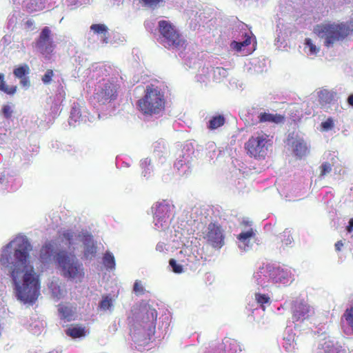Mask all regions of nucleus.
<instances>
[{
    "label": "nucleus",
    "instance_id": "30",
    "mask_svg": "<svg viewBox=\"0 0 353 353\" xmlns=\"http://www.w3.org/2000/svg\"><path fill=\"white\" fill-rule=\"evenodd\" d=\"M228 74L226 69L217 67L213 70V78L216 81H221Z\"/></svg>",
    "mask_w": 353,
    "mask_h": 353
},
{
    "label": "nucleus",
    "instance_id": "7",
    "mask_svg": "<svg viewBox=\"0 0 353 353\" xmlns=\"http://www.w3.org/2000/svg\"><path fill=\"white\" fill-rule=\"evenodd\" d=\"M271 146L269 136L263 132L253 135L245 143L248 153L254 158L263 159Z\"/></svg>",
    "mask_w": 353,
    "mask_h": 353
},
{
    "label": "nucleus",
    "instance_id": "17",
    "mask_svg": "<svg viewBox=\"0 0 353 353\" xmlns=\"http://www.w3.org/2000/svg\"><path fill=\"white\" fill-rule=\"evenodd\" d=\"M183 154L180 155L174 163V168L178 170L179 174L185 175L190 172V163L192 160V153L188 152V150L182 151Z\"/></svg>",
    "mask_w": 353,
    "mask_h": 353
},
{
    "label": "nucleus",
    "instance_id": "56",
    "mask_svg": "<svg viewBox=\"0 0 353 353\" xmlns=\"http://www.w3.org/2000/svg\"><path fill=\"white\" fill-rule=\"evenodd\" d=\"M5 83L4 81V74L0 73V83Z\"/></svg>",
    "mask_w": 353,
    "mask_h": 353
},
{
    "label": "nucleus",
    "instance_id": "9",
    "mask_svg": "<svg viewBox=\"0 0 353 353\" xmlns=\"http://www.w3.org/2000/svg\"><path fill=\"white\" fill-rule=\"evenodd\" d=\"M171 208V205L165 201L158 202L152 207L154 223L157 229L164 230L168 227Z\"/></svg>",
    "mask_w": 353,
    "mask_h": 353
},
{
    "label": "nucleus",
    "instance_id": "54",
    "mask_svg": "<svg viewBox=\"0 0 353 353\" xmlns=\"http://www.w3.org/2000/svg\"><path fill=\"white\" fill-rule=\"evenodd\" d=\"M347 101L350 105L353 106V94H351L348 97Z\"/></svg>",
    "mask_w": 353,
    "mask_h": 353
},
{
    "label": "nucleus",
    "instance_id": "28",
    "mask_svg": "<svg viewBox=\"0 0 353 353\" xmlns=\"http://www.w3.org/2000/svg\"><path fill=\"white\" fill-rule=\"evenodd\" d=\"M99 307L101 310L104 312H111L113 309V300L109 296H103L101 301L99 303Z\"/></svg>",
    "mask_w": 353,
    "mask_h": 353
},
{
    "label": "nucleus",
    "instance_id": "8",
    "mask_svg": "<svg viewBox=\"0 0 353 353\" xmlns=\"http://www.w3.org/2000/svg\"><path fill=\"white\" fill-rule=\"evenodd\" d=\"M119 88V84L114 79H103L98 85L94 99L101 104L110 103L116 99Z\"/></svg>",
    "mask_w": 353,
    "mask_h": 353
},
{
    "label": "nucleus",
    "instance_id": "14",
    "mask_svg": "<svg viewBox=\"0 0 353 353\" xmlns=\"http://www.w3.org/2000/svg\"><path fill=\"white\" fill-rule=\"evenodd\" d=\"M51 31L48 27H45L41 30L37 46L41 54L48 56L52 52L54 45L50 37Z\"/></svg>",
    "mask_w": 353,
    "mask_h": 353
},
{
    "label": "nucleus",
    "instance_id": "40",
    "mask_svg": "<svg viewBox=\"0 0 353 353\" xmlns=\"http://www.w3.org/2000/svg\"><path fill=\"white\" fill-rule=\"evenodd\" d=\"M0 90L8 94H14L17 90V86H9L6 83H0Z\"/></svg>",
    "mask_w": 353,
    "mask_h": 353
},
{
    "label": "nucleus",
    "instance_id": "29",
    "mask_svg": "<svg viewBox=\"0 0 353 353\" xmlns=\"http://www.w3.org/2000/svg\"><path fill=\"white\" fill-rule=\"evenodd\" d=\"M225 122V118L221 115L213 117L208 123V128L214 130L223 125Z\"/></svg>",
    "mask_w": 353,
    "mask_h": 353
},
{
    "label": "nucleus",
    "instance_id": "34",
    "mask_svg": "<svg viewBox=\"0 0 353 353\" xmlns=\"http://www.w3.org/2000/svg\"><path fill=\"white\" fill-rule=\"evenodd\" d=\"M342 318L353 330V305L345 311Z\"/></svg>",
    "mask_w": 353,
    "mask_h": 353
},
{
    "label": "nucleus",
    "instance_id": "42",
    "mask_svg": "<svg viewBox=\"0 0 353 353\" xmlns=\"http://www.w3.org/2000/svg\"><path fill=\"white\" fill-rule=\"evenodd\" d=\"M59 312L63 318H70L72 315V310L65 305H59Z\"/></svg>",
    "mask_w": 353,
    "mask_h": 353
},
{
    "label": "nucleus",
    "instance_id": "43",
    "mask_svg": "<svg viewBox=\"0 0 353 353\" xmlns=\"http://www.w3.org/2000/svg\"><path fill=\"white\" fill-rule=\"evenodd\" d=\"M1 112L5 118L9 119L12 117L13 112L12 107L9 104L5 105L2 108Z\"/></svg>",
    "mask_w": 353,
    "mask_h": 353
},
{
    "label": "nucleus",
    "instance_id": "45",
    "mask_svg": "<svg viewBox=\"0 0 353 353\" xmlns=\"http://www.w3.org/2000/svg\"><path fill=\"white\" fill-rule=\"evenodd\" d=\"M142 1L144 2V3L146 6H148L152 8H154L163 0H142Z\"/></svg>",
    "mask_w": 353,
    "mask_h": 353
},
{
    "label": "nucleus",
    "instance_id": "16",
    "mask_svg": "<svg viewBox=\"0 0 353 353\" xmlns=\"http://www.w3.org/2000/svg\"><path fill=\"white\" fill-rule=\"evenodd\" d=\"M59 252L55 250L54 245L52 242L46 243L41 249L39 259L44 265H50L54 261L57 263V256Z\"/></svg>",
    "mask_w": 353,
    "mask_h": 353
},
{
    "label": "nucleus",
    "instance_id": "41",
    "mask_svg": "<svg viewBox=\"0 0 353 353\" xmlns=\"http://www.w3.org/2000/svg\"><path fill=\"white\" fill-rule=\"evenodd\" d=\"M322 130L329 131L334 127V121L332 118H328L326 121H323L321 124Z\"/></svg>",
    "mask_w": 353,
    "mask_h": 353
},
{
    "label": "nucleus",
    "instance_id": "13",
    "mask_svg": "<svg viewBox=\"0 0 353 353\" xmlns=\"http://www.w3.org/2000/svg\"><path fill=\"white\" fill-rule=\"evenodd\" d=\"M267 272L272 283L287 284L291 278L290 270L275 265L268 264Z\"/></svg>",
    "mask_w": 353,
    "mask_h": 353
},
{
    "label": "nucleus",
    "instance_id": "35",
    "mask_svg": "<svg viewBox=\"0 0 353 353\" xmlns=\"http://www.w3.org/2000/svg\"><path fill=\"white\" fill-rule=\"evenodd\" d=\"M29 71V67L27 65H24L14 69L13 73L17 77L22 78L26 77V74H28Z\"/></svg>",
    "mask_w": 353,
    "mask_h": 353
},
{
    "label": "nucleus",
    "instance_id": "23",
    "mask_svg": "<svg viewBox=\"0 0 353 353\" xmlns=\"http://www.w3.org/2000/svg\"><path fill=\"white\" fill-rule=\"evenodd\" d=\"M254 236V232L252 228L240 233L237 237L239 248L243 251H248L252 246L251 241Z\"/></svg>",
    "mask_w": 353,
    "mask_h": 353
},
{
    "label": "nucleus",
    "instance_id": "1",
    "mask_svg": "<svg viewBox=\"0 0 353 353\" xmlns=\"http://www.w3.org/2000/svg\"><path fill=\"white\" fill-rule=\"evenodd\" d=\"M32 247L26 236H17L0 253L1 269L6 273L13 285L17 300L24 303H34L40 294L38 271L30 260Z\"/></svg>",
    "mask_w": 353,
    "mask_h": 353
},
{
    "label": "nucleus",
    "instance_id": "5",
    "mask_svg": "<svg viewBox=\"0 0 353 353\" xmlns=\"http://www.w3.org/2000/svg\"><path fill=\"white\" fill-rule=\"evenodd\" d=\"M164 97L161 90L154 85H147L144 97L138 101L140 110L144 114H156L164 108Z\"/></svg>",
    "mask_w": 353,
    "mask_h": 353
},
{
    "label": "nucleus",
    "instance_id": "2",
    "mask_svg": "<svg viewBox=\"0 0 353 353\" xmlns=\"http://www.w3.org/2000/svg\"><path fill=\"white\" fill-rule=\"evenodd\" d=\"M60 237L62 243L67 245L69 252L75 253L83 248L81 251L85 259H92L95 256L97 246L93 236L88 232L65 231Z\"/></svg>",
    "mask_w": 353,
    "mask_h": 353
},
{
    "label": "nucleus",
    "instance_id": "48",
    "mask_svg": "<svg viewBox=\"0 0 353 353\" xmlns=\"http://www.w3.org/2000/svg\"><path fill=\"white\" fill-rule=\"evenodd\" d=\"M21 79V81H20V84L24 87V88H28L30 86V81L28 79V77H23L22 78H20Z\"/></svg>",
    "mask_w": 353,
    "mask_h": 353
},
{
    "label": "nucleus",
    "instance_id": "12",
    "mask_svg": "<svg viewBox=\"0 0 353 353\" xmlns=\"http://www.w3.org/2000/svg\"><path fill=\"white\" fill-rule=\"evenodd\" d=\"M157 318V312L154 308L149 305H144L140 310V313L137 316V321H140V326L143 330L153 332L154 321Z\"/></svg>",
    "mask_w": 353,
    "mask_h": 353
},
{
    "label": "nucleus",
    "instance_id": "36",
    "mask_svg": "<svg viewBox=\"0 0 353 353\" xmlns=\"http://www.w3.org/2000/svg\"><path fill=\"white\" fill-rule=\"evenodd\" d=\"M151 160L148 159H145L141 162V167L143 169L142 174L143 176L146 177L148 174L150 173V168L149 166L150 165Z\"/></svg>",
    "mask_w": 353,
    "mask_h": 353
},
{
    "label": "nucleus",
    "instance_id": "24",
    "mask_svg": "<svg viewBox=\"0 0 353 353\" xmlns=\"http://www.w3.org/2000/svg\"><path fill=\"white\" fill-rule=\"evenodd\" d=\"M90 30L94 33L101 34V41L103 44H107L109 42L108 28L105 24H92L90 26Z\"/></svg>",
    "mask_w": 353,
    "mask_h": 353
},
{
    "label": "nucleus",
    "instance_id": "59",
    "mask_svg": "<svg viewBox=\"0 0 353 353\" xmlns=\"http://www.w3.org/2000/svg\"><path fill=\"white\" fill-rule=\"evenodd\" d=\"M288 242H290H290H291V240L288 239V240H287V242H286V244H288Z\"/></svg>",
    "mask_w": 353,
    "mask_h": 353
},
{
    "label": "nucleus",
    "instance_id": "38",
    "mask_svg": "<svg viewBox=\"0 0 353 353\" xmlns=\"http://www.w3.org/2000/svg\"><path fill=\"white\" fill-rule=\"evenodd\" d=\"M169 264L174 273L181 274L183 272V265L179 263H177L174 259H170L169 261Z\"/></svg>",
    "mask_w": 353,
    "mask_h": 353
},
{
    "label": "nucleus",
    "instance_id": "53",
    "mask_svg": "<svg viewBox=\"0 0 353 353\" xmlns=\"http://www.w3.org/2000/svg\"><path fill=\"white\" fill-rule=\"evenodd\" d=\"M164 245L163 243H158L157 245V250L161 252L163 250Z\"/></svg>",
    "mask_w": 353,
    "mask_h": 353
},
{
    "label": "nucleus",
    "instance_id": "51",
    "mask_svg": "<svg viewBox=\"0 0 353 353\" xmlns=\"http://www.w3.org/2000/svg\"><path fill=\"white\" fill-rule=\"evenodd\" d=\"M6 182V174L4 172L0 174V184H4Z\"/></svg>",
    "mask_w": 353,
    "mask_h": 353
},
{
    "label": "nucleus",
    "instance_id": "11",
    "mask_svg": "<svg viewBox=\"0 0 353 353\" xmlns=\"http://www.w3.org/2000/svg\"><path fill=\"white\" fill-rule=\"evenodd\" d=\"M314 309L303 301H296L292 307V321L297 324L308 320L314 314Z\"/></svg>",
    "mask_w": 353,
    "mask_h": 353
},
{
    "label": "nucleus",
    "instance_id": "26",
    "mask_svg": "<svg viewBox=\"0 0 353 353\" xmlns=\"http://www.w3.org/2000/svg\"><path fill=\"white\" fill-rule=\"evenodd\" d=\"M258 117L261 123L269 122L278 124L283 123L284 121V117L278 114L263 112L261 113Z\"/></svg>",
    "mask_w": 353,
    "mask_h": 353
},
{
    "label": "nucleus",
    "instance_id": "22",
    "mask_svg": "<svg viewBox=\"0 0 353 353\" xmlns=\"http://www.w3.org/2000/svg\"><path fill=\"white\" fill-rule=\"evenodd\" d=\"M296 335L292 330L287 329L283 334L282 346L288 352H292L296 348Z\"/></svg>",
    "mask_w": 353,
    "mask_h": 353
},
{
    "label": "nucleus",
    "instance_id": "60",
    "mask_svg": "<svg viewBox=\"0 0 353 353\" xmlns=\"http://www.w3.org/2000/svg\"><path fill=\"white\" fill-rule=\"evenodd\" d=\"M39 333H40V332H34V334H39Z\"/></svg>",
    "mask_w": 353,
    "mask_h": 353
},
{
    "label": "nucleus",
    "instance_id": "37",
    "mask_svg": "<svg viewBox=\"0 0 353 353\" xmlns=\"http://www.w3.org/2000/svg\"><path fill=\"white\" fill-rule=\"evenodd\" d=\"M255 299L256 302L261 305V306L264 309L263 305L265 303H270V297L266 296L265 294H261L260 293L255 294Z\"/></svg>",
    "mask_w": 353,
    "mask_h": 353
},
{
    "label": "nucleus",
    "instance_id": "27",
    "mask_svg": "<svg viewBox=\"0 0 353 353\" xmlns=\"http://www.w3.org/2000/svg\"><path fill=\"white\" fill-rule=\"evenodd\" d=\"M318 97L319 103L323 105L331 103L334 99V94L327 90H323L318 92Z\"/></svg>",
    "mask_w": 353,
    "mask_h": 353
},
{
    "label": "nucleus",
    "instance_id": "33",
    "mask_svg": "<svg viewBox=\"0 0 353 353\" xmlns=\"http://www.w3.org/2000/svg\"><path fill=\"white\" fill-rule=\"evenodd\" d=\"M103 264L108 269H114L115 261L114 256L110 252H107L103 256Z\"/></svg>",
    "mask_w": 353,
    "mask_h": 353
},
{
    "label": "nucleus",
    "instance_id": "3",
    "mask_svg": "<svg viewBox=\"0 0 353 353\" xmlns=\"http://www.w3.org/2000/svg\"><path fill=\"white\" fill-rule=\"evenodd\" d=\"M57 263L65 278L76 283L81 282L83 279L85 272L83 264L74 254H68L65 250H60L57 256Z\"/></svg>",
    "mask_w": 353,
    "mask_h": 353
},
{
    "label": "nucleus",
    "instance_id": "10",
    "mask_svg": "<svg viewBox=\"0 0 353 353\" xmlns=\"http://www.w3.org/2000/svg\"><path fill=\"white\" fill-rule=\"evenodd\" d=\"M204 239L214 248H221L224 244V236L221 227L210 223L203 232Z\"/></svg>",
    "mask_w": 353,
    "mask_h": 353
},
{
    "label": "nucleus",
    "instance_id": "21",
    "mask_svg": "<svg viewBox=\"0 0 353 353\" xmlns=\"http://www.w3.org/2000/svg\"><path fill=\"white\" fill-rule=\"evenodd\" d=\"M287 143L292 147V151L296 156L301 157L305 154L307 146L302 139L289 137Z\"/></svg>",
    "mask_w": 353,
    "mask_h": 353
},
{
    "label": "nucleus",
    "instance_id": "31",
    "mask_svg": "<svg viewBox=\"0 0 353 353\" xmlns=\"http://www.w3.org/2000/svg\"><path fill=\"white\" fill-rule=\"evenodd\" d=\"M66 334L72 338H78L85 335V330L81 327H72L67 329Z\"/></svg>",
    "mask_w": 353,
    "mask_h": 353
},
{
    "label": "nucleus",
    "instance_id": "6",
    "mask_svg": "<svg viewBox=\"0 0 353 353\" xmlns=\"http://www.w3.org/2000/svg\"><path fill=\"white\" fill-rule=\"evenodd\" d=\"M315 32L319 37L325 39L324 43L327 46H330L335 41L343 39L350 34L351 30L350 27L345 24L341 25H322L317 26Z\"/></svg>",
    "mask_w": 353,
    "mask_h": 353
},
{
    "label": "nucleus",
    "instance_id": "19",
    "mask_svg": "<svg viewBox=\"0 0 353 353\" xmlns=\"http://www.w3.org/2000/svg\"><path fill=\"white\" fill-rule=\"evenodd\" d=\"M316 353H345V350L337 342L324 339L319 343Z\"/></svg>",
    "mask_w": 353,
    "mask_h": 353
},
{
    "label": "nucleus",
    "instance_id": "32",
    "mask_svg": "<svg viewBox=\"0 0 353 353\" xmlns=\"http://www.w3.org/2000/svg\"><path fill=\"white\" fill-rule=\"evenodd\" d=\"M305 48L308 50V51L306 52L308 55L315 56L319 52V48L313 43L311 39H306L305 41Z\"/></svg>",
    "mask_w": 353,
    "mask_h": 353
},
{
    "label": "nucleus",
    "instance_id": "20",
    "mask_svg": "<svg viewBox=\"0 0 353 353\" xmlns=\"http://www.w3.org/2000/svg\"><path fill=\"white\" fill-rule=\"evenodd\" d=\"M48 286L54 299L59 300L66 294L65 285L57 277H52Z\"/></svg>",
    "mask_w": 353,
    "mask_h": 353
},
{
    "label": "nucleus",
    "instance_id": "4",
    "mask_svg": "<svg viewBox=\"0 0 353 353\" xmlns=\"http://www.w3.org/2000/svg\"><path fill=\"white\" fill-rule=\"evenodd\" d=\"M160 36L159 42L169 49L181 51L185 48V40L181 35L174 26L170 21L161 20L158 23Z\"/></svg>",
    "mask_w": 353,
    "mask_h": 353
},
{
    "label": "nucleus",
    "instance_id": "61",
    "mask_svg": "<svg viewBox=\"0 0 353 353\" xmlns=\"http://www.w3.org/2000/svg\"><path fill=\"white\" fill-rule=\"evenodd\" d=\"M243 223L248 224V221H243Z\"/></svg>",
    "mask_w": 353,
    "mask_h": 353
},
{
    "label": "nucleus",
    "instance_id": "15",
    "mask_svg": "<svg viewBox=\"0 0 353 353\" xmlns=\"http://www.w3.org/2000/svg\"><path fill=\"white\" fill-rule=\"evenodd\" d=\"M90 121L89 114L84 108H80L75 104L72 106L68 120L70 125L76 126L77 124Z\"/></svg>",
    "mask_w": 353,
    "mask_h": 353
},
{
    "label": "nucleus",
    "instance_id": "52",
    "mask_svg": "<svg viewBox=\"0 0 353 353\" xmlns=\"http://www.w3.org/2000/svg\"><path fill=\"white\" fill-rule=\"evenodd\" d=\"M343 245V243L341 241H337L335 244V249L337 251H340L341 250V247Z\"/></svg>",
    "mask_w": 353,
    "mask_h": 353
},
{
    "label": "nucleus",
    "instance_id": "44",
    "mask_svg": "<svg viewBox=\"0 0 353 353\" xmlns=\"http://www.w3.org/2000/svg\"><path fill=\"white\" fill-rule=\"evenodd\" d=\"M54 73L52 70H48L45 74L42 77V81L44 84H49L52 80V77L53 76Z\"/></svg>",
    "mask_w": 353,
    "mask_h": 353
},
{
    "label": "nucleus",
    "instance_id": "25",
    "mask_svg": "<svg viewBox=\"0 0 353 353\" xmlns=\"http://www.w3.org/2000/svg\"><path fill=\"white\" fill-rule=\"evenodd\" d=\"M46 0H25L23 6L30 12L39 11L45 8Z\"/></svg>",
    "mask_w": 353,
    "mask_h": 353
},
{
    "label": "nucleus",
    "instance_id": "57",
    "mask_svg": "<svg viewBox=\"0 0 353 353\" xmlns=\"http://www.w3.org/2000/svg\"><path fill=\"white\" fill-rule=\"evenodd\" d=\"M288 242H290H290H291V240L288 239V240H287V242H286V244H288Z\"/></svg>",
    "mask_w": 353,
    "mask_h": 353
},
{
    "label": "nucleus",
    "instance_id": "50",
    "mask_svg": "<svg viewBox=\"0 0 353 353\" xmlns=\"http://www.w3.org/2000/svg\"><path fill=\"white\" fill-rule=\"evenodd\" d=\"M346 229L349 233L353 230V218L350 220Z\"/></svg>",
    "mask_w": 353,
    "mask_h": 353
},
{
    "label": "nucleus",
    "instance_id": "39",
    "mask_svg": "<svg viewBox=\"0 0 353 353\" xmlns=\"http://www.w3.org/2000/svg\"><path fill=\"white\" fill-rule=\"evenodd\" d=\"M320 175L319 177H323L332 171V165L330 163L325 162L320 166Z\"/></svg>",
    "mask_w": 353,
    "mask_h": 353
},
{
    "label": "nucleus",
    "instance_id": "55",
    "mask_svg": "<svg viewBox=\"0 0 353 353\" xmlns=\"http://www.w3.org/2000/svg\"><path fill=\"white\" fill-rule=\"evenodd\" d=\"M241 43L243 46H248L250 43V38L246 39L244 41Z\"/></svg>",
    "mask_w": 353,
    "mask_h": 353
},
{
    "label": "nucleus",
    "instance_id": "58",
    "mask_svg": "<svg viewBox=\"0 0 353 353\" xmlns=\"http://www.w3.org/2000/svg\"><path fill=\"white\" fill-rule=\"evenodd\" d=\"M288 242H290H290H291V240L288 239V240H287V242H286V244H288Z\"/></svg>",
    "mask_w": 353,
    "mask_h": 353
},
{
    "label": "nucleus",
    "instance_id": "18",
    "mask_svg": "<svg viewBox=\"0 0 353 353\" xmlns=\"http://www.w3.org/2000/svg\"><path fill=\"white\" fill-rule=\"evenodd\" d=\"M268 272V264L262 265L254 272L252 281L256 285L262 288H267L270 283H272L271 279L268 274L270 272Z\"/></svg>",
    "mask_w": 353,
    "mask_h": 353
},
{
    "label": "nucleus",
    "instance_id": "46",
    "mask_svg": "<svg viewBox=\"0 0 353 353\" xmlns=\"http://www.w3.org/2000/svg\"><path fill=\"white\" fill-rule=\"evenodd\" d=\"M134 291L141 294L143 292V287L140 281H137L134 284Z\"/></svg>",
    "mask_w": 353,
    "mask_h": 353
},
{
    "label": "nucleus",
    "instance_id": "47",
    "mask_svg": "<svg viewBox=\"0 0 353 353\" xmlns=\"http://www.w3.org/2000/svg\"><path fill=\"white\" fill-rule=\"evenodd\" d=\"M181 254H184L185 255H187L189 258L188 259V261H192V258L191 255V249L188 247L185 248L183 250L180 251Z\"/></svg>",
    "mask_w": 353,
    "mask_h": 353
},
{
    "label": "nucleus",
    "instance_id": "49",
    "mask_svg": "<svg viewBox=\"0 0 353 353\" xmlns=\"http://www.w3.org/2000/svg\"><path fill=\"white\" fill-rule=\"evenodd\" d=\"M232 46L236 48L238 51L241 50V47L243 46L241 42L233 41Z\"/></svg>",
    "mask_w": 353,
    "mask_h": 353
}]
</instances>
